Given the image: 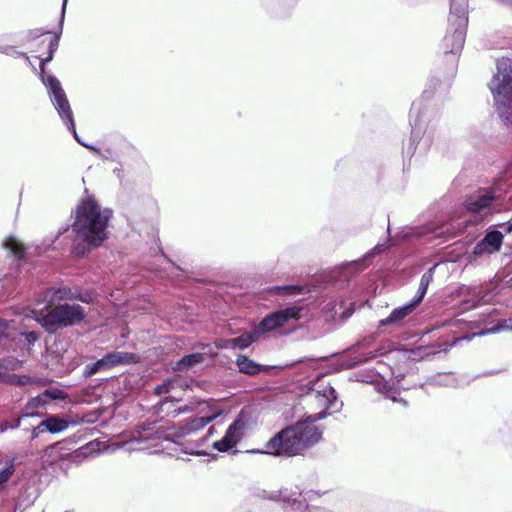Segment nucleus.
<instances>
[{"instance_id": "nucleus-31", "label": "nucleus", "mask_w": 512, "mask_h": 512, "mask_svg": "<svg viewBox=\"0 0 512 512\" xmlns=\"http://www.w3.org/2000/svg\"><path fill=\"white\" fill-rule=\"evenodd\" d=\"M21 337H25V340L30 346L33 345L39 339V334L33 331L23 332L19 327H17V339Z\"/></svg>"}, {"instance_id": "nucleus-19", "label": "nucleus", "mask_w": 512, "mask_h": 512, "mask_svg": "<svg viewBox=\"0 0 512 512\" xmlns=\"http://www.w3.org/2000/svg\"><path fill=\"white\" fill-rule=\"evenodd\" d=\"M42 426H45L47 432L57 434L67 430L70 422L64 418L51 415L42 421Z\"/></svg>"}, {"instance_id": "nucleus-51", "label": "nucleus", "mask_w": 512, "mask_h": 512, "mask_svg": "<svg viewBox=\"0 0 512 512\" xmlns=\"http://www.w3.org/2000/svg\"><path fill=\"white\" fill-rule=\"evenodd\" d=\"M90 446H92V443H89L84 449H88Z\"/></svg>"}, {"instance_id": "nucleus-11", "label": "nucleus", "mask_w": 512, "mask_h": 512, "mask_svg": "<svg viewBox=\"0 0 512 512\" xmlns=\"http://www.w3.org/2000/svg\"><path fill=\"white\" fill-rule=\"evenodd\" d=\"M308 399L311 402L317 404V406L321 409L319 412H324L325 417L331 412H335L338 407L337 406V396L334 388L327 384L323 387L319 386V389L312 390L308 394Z\"/></svg>"}, {"instance_id": "nucleus-44", "label": "nucleus", "mask_w": 512, "mask_h": 512, "mask_svg": "<svg viewBox=\"0 0 512 512\" xmlns=\"http://www.w3.org/2000/svg\"><path fill=\"white\" fill-rule=\"evenodd\" d=\"M67 1H68V0H63V4H62V15H61V19H62V20L64 19V14H65V9H66V5H67Z\"/></svg>"}, {"instance_id": "nucleus-53", "label": "nucleus", "mask_w": 512, "mask_h": 512, "mask_svg": "<svg viewBox=\"0 0 512 512\" xmlns=\"http://www.w3.org/2000/svg\"><path fill=\"white\" fill-rule=\"evenodd\" d=\"M336 407L340 408V407H342V404H339V405L337 404V406H336ZM338 410H339V409H337L336 411H338Z\"/></svg>"}, {"instance_id": "nucleus-33", "label": "nucleus", "mask_w": 512, "mask_h": 512, "mask_svg": "<svg viewBox=\"0 0 512 512\" xmlns=\"http://www.w3.org/2000/svg\"><path fill=\"white\" fill-rule=\"evenodd\" d=\"M100 371H106L104 369V365H103L101 359H99L95 363H92V364L86 366V374L89 375V376L90 375H94V374H96L97 372H100Z\"/></svg>"}, {"instance_id": "nucleus-1", "label": "nucleus", "mask_w": 512, "mask_h": 512, "mask_svg": "<svg viewBox=\"0 0 512 512\" xmlns=\"http://www.w3.org/2000/svg\"><path fill=\"white\" fill-rule=\"evenodd\" d=\"M111 214L110 209H102L92 196H87L80 202L71 232L72 248L77 256L84 255L106 240Z\"/></svg>"}, {"instance_id": "nucleus-5", "label": "nucleus", "mask_w": 512, "mask_h": 512, "mask_svg": "<svg viewBox=\"0 0 512 512\" xmlns=\"http://www.w3.org/2000/svg\"><path fill=\"white\" fill-rule=\"evenodd\" d=\"M497 70L489 88L501 120L506 126L512 127V68L510 60L499 61Z\"/></svg>"}, {"instance_id": "nucleus-34", "label": "nucleus", "mask_w": 512, "mask_h": 512, "mask_svg": "<svg viewBox=\"0 0 512 512\" xmlns=\"http://www.w3.org/2000/svg\"><path fill=\"white\" fill-rule=\"evenodd\" d=\"M8 382L14 385H26L30 383V378L27 376L13 375L9 378Z\"/></svg>"}, {"instance_id": "nucleus-27", "label": "nucleus", "mask_w": 512, "mask_h": 512, "mask_svg": "<svg viewBox=\"0 0 512 512\" xmlns=\"http://www.w3.org/2000/svg\"><path fill=\"white\" fill-rule=\"evenodd\" d=\"M181 384L182 379L180 377H174L173 379H169L163 384L157 386L155 388V392L158 395L170 394L175 387L181 386Z\"/></svg>"}, {"instance_id": "nucleus-26", "label": "nucleus", "mask_w": 512, "mask_h": 512, "mask_svg": "<svg viewBox=\"0 0 512 512\" xmlns=\"http://www.w3.org/2000/svg\"><path fill=\"white\" fill-rule=\"evenodd\" d=\"M4 246L18 259H22L24 257V247L22 243L15 237H9L5 241Z\"/></svg>"}, {"instance_id": "nucleus-54", "label": "nucleus", "mask_w": 512, "mask_h": 512, "mask_svg": "<svg viewBox=\"0 0 512 512\" xmlns=\"http://www.w3.org/2000/svg\"><path fill=\"white\" fill-rule=\"evenodd\" d=\"M306 512H309V511H306Z\"/></svg>"}, {"instance_id": "nucleus-41", "label": "nucleus", "mask_w": 512, "mask_h": 512, "mask_svg": "<svg viewBox=\"0 0 512 512\" xmlns=\"http://www.w3.org/2000/svg\"><path fill=\"white\" fill-rule=\"evenodd\" d=\"M181 450L184 453L192 454V455H204L205 453L203 451L195 450L193 448L185 446L184 449L181 448Z\"/></svg>"}, {"instance_id": "nucleus-18", "label": "nucleus", "mask_w": 512, "mask_h": 512, "mask_svg": "<svg viewBox=\"0 0 512 512\" xmlns=\"http://www.w3.org/2000/svg\"><path fill=\"white\" fill-rule=\"evenodd\" d=\"M415 307L416 305L411 301L409 304L395 308L387 318L380 321V325L384 326L400 322L408 316Z\"/></svg>"}, {"instance_id": "nucleus-6", "label": "nucleus", "mask_w": 512, "mask_h": 512, "mask_svg": "<svg viewBox=\"0 0 512 512\" xmlns=\"http://www.w3.org/2000/svg\"><path fill=\"white\" fill-rule=\"evenodd\" d=\"M30 313L31 317L40 323L48 333H54L61 327L78 324L85 317V312L80 305L67 303L54 307L43 317H39L35 310Z\"/></svg>"}, {"instance_id": "nucleus-46", "label": "nucleus", "mask_w": 512, "mask_h": 512, "mask_svg": "<svg viewBox=\"0 0 512 512\" xmlns=\"http://www.w3.org/2000/svg\"><path fill=\"white\" fill-rule=\"evenodd\" d=\"M508 232H512V222L508 226Z\"/></svg>"}, {"instance_id": "nucleus-2", "label": "nucleus", "mask_w": 512, "mask_h": 512, "mask_svg": "<svg viewBox=\"0 0 512 512\" xmlns=\"http://www.w3.org/2000/svg\"><path fill=\"white\" fill-rule=\"evenodd\" d=\"M218 415L219 413L216 412L196 417L183 426L168 428L167 431L150 424L147 428L136 430L124 446L128 451H148L149 453H158L170 449L171 444L183 447L182 444L176 442V438L197 433L216 419Z\"/></svg>"}, {"instance_id": "nucleus-23", "label": "nucleus", "mask_w": 512, "mask_h": 512, "mask_svg": "<svg viewBox=\"0 0 512 512\" xmlns=\"http://www.w3.org/2000/svg\"><path fill=\"white\" fill-rule=\"evenodd\" d=\"M16 471L15 458L12 457L5 461V465L0 468V492L4 490L5 485L13 477Z\"/></svg>"}, {"instance_id": "nucleus-20", "label": "nucleus", "mask_w": 512, "mask_h": 512, "mask_svg": "<svg viewBox=\"0 0 512 512\" xmlns=\"http://www.w3.org/2000/svg\"><path fill=\"white\" fill-rule=\"evenodd\" d=\"M18 316L12 320H5L0 318V342L4 340H17V323Z\"/></svg>"}, {"instance_id": "nucleus-28", "label": "nucleus", "mask_w": 512, "mask_h": 512, "mask_svg": "<svg viewBox=\"0 0 512 512\" xmlns=\"http://www.w3.org/2000/svg\"><path fill=\"white\" fill-rule=\"evenodd\" d=\"M44 398L47 400V403L49 400H64L67 398V394L58 388H50L46 389L43 393Z\"/></svg>"}, {"instance_id": "nucleus-35", "label": "nucleus", "mask_w": 512, "mask_h": 512, "mask_svg": "<svg viewBox=\"0 0 512 512\" xmlns=\"http://www.w3.org/2000/svg\"><path fill=\"white\" fill-rule=\"evenodd\" d=\"M216 349H234L232 339H220L214 342Z\"/></svg>"}, {"instance_id": "nucleus-43", "label": "nucleus", "mask_w": 512, "mask_h": 512, "mask_svg": "<svg viewBox=\"0 0 512 512\" xmlns=\"http://www.w3.org/2000/svg\"><path fill=\"white\" fill-rule=\"evenodd\" d=\"M503 6L512 11V0H498Z\"/></svg>"}, {"instance_id": "nucleus-21", "label": "nucleus", "mask_w": 512, "mask_h": 512, "mask_svg": "<svg viewBox=\"0 0 512 512\" xmlns=\"http://www.w3.org/2000/svg\"><path fill=\"white\" fill-rule=\"evenodd\" d=\"M493 200L492 196L486 194H479L473 197H470L465 205L466 209L470 212H479L490 206Z\"/></svg>"}, {"instance_id": "nucleus-22", "label": "nucleus", "mask_w": 512, "mask_h": 512, "mask_svg": "<svg viewBox=\"0 0 512 512\" xmlns=\"http://www.w3.org/2000/svg\"><path fill=\"white\" fill-rule=\"evenodd\" d=\"M236 365L241 373L257 374L261 371L260 365L244 355L238 356Z\"/></svg>"}, {"instance_id": "nucleus-48", "label": "nucleus", "mask_w": 512, "mask_h": 512, "mask_svg": "<svg viewBox=\"0 0 512 512\" xmlns=\"http://www.w3.org/2000/svg\"><path fill=\"white\" fill-rule=\"evenodd\" d=\"M390 398H391V400H392L393 402H396V401H397V398H396L395 396H391Z\"/></svg>"}, {"instance_id": "nucleus-29", "label": "nucleus", "mask_w": 512, "mask_h": 512, "mask_svg": "<svg viewBox=\"0 0 512 512\" xmlns=\"http://www.w3.org/2000/svg\"><path fill=\"white\" fill-rule=\"evenodd\" d=\"M23 361L15 357H6L0 359V367L7 370H17L21 368Z\"/></svg>"}, {"instance_id": "nucleus-4", "label": "nucleus", "mask_w": 512, "mask_h": 512, "mask_svg": "<svg viewBox=\"0 0 512 512\" xmlns=\"http://www.w3.org/2000/svg\"><path fill=\"white\" fill-rule=\"evenodd\" d=\"M57 47H58V39H54V40L50 41L49 55L41 61V65H40V68L42 71V76H41L42 82L45 85V87L48 89L50 99H51L55 109L57 110L60 118L62 119V121L68 128V130H70L73 133L74 138L78 141V143L82 144L83 146L89 148L90 150H92L94 152H98V149L96 147L89 146V145L81 142L80 139L78 138V135H77V132L75 129L73 113H72L69 101L66 97L64 90L61 87V83L59 82V80L52 75H44V65L46 62H49L52 60L53 54L56 51Z\"/></svg>"}, {"instance_id": "nucleus-7", "label": "nucleus", "mask_w": 512, "mask_h": 512, "mask_svg": "<svg viewBox=\"0 0 512 512\" xmlns=\"http://www.w3.org/2000/svg\"><path fill=\"white\" fill-rule=\"evenodd\" d=\"M466 6V0H451L449 22L451 27H454V30L452 33L448 32L444 37V47L447 53H457L464 46L468 22Z\"/></svg>"}, {"instance_id": "nucleus-45", "label": "nucleus", "mask_w": 512, "mask_h": 512, "mask_svg": "<svg viewBox=\"0 0 512 512\" xmlns=\"http://www.w3.org/2000/svg\"><path fill=\"white\" fill-rule=\"evenodd\" d=\"M417 129H416V124L413 126V129H412V139L413 141H415V138L417 136Z\"/></svg>"}, {"instance_id": "nucleus-17", "label": "nucleus", "mask_w": 512, "mask_h": 512, "mask_svg": "<svg viewBox=\"0 0 512 512\" xmlns=\"http://www.w3.org/2000/svg\"><path fill=\"white\" fill-rule=\"evenodd\" d=\"M47 400L44 398L43 394H39L35 397H32L22 408L20 418H29L40 416L37 412L38 409L45 408L47 406Z\"/></svg>"}, {"instance_id": "nucleus-13", "label": "nucleus", "mask_w": 512, "mask_h": 512, "mask_svg": "<svg viewBox=\"0 0 512 512\" xmlns=\"http://www.w3.org/2000/svg\"><path fill=\"white\" fill-rule=\"evenodd\" d=\"M137 356L132 353L114 351L101 358L104 369L110 370L116 366L137 362Z\"/></svg>"}, {"instance_id": "nucleus-32", "label": "nucleus", "mask_w": 512, "mask_h": 512, "mask_svg": "<svg viewBox=\"0 0 512 512\" xmlns=\"http://www.w3.org/2000/svg\"><path fill=\"white\" fill-rule=\"evenodd\" d=\"M274 290L277 291L279 294L294 295L300 293L301 288L295 285H287L275 287Z\"/></svg>"}, {"instance_id": "nucleus-50", "label": "nucleus", "mask_w": 512, "mask_h": 512, "mask_svg": "<svg viewBox=\"0 0 512 512\" xmlns=\"http://www.w3.org/2000/svg\"><path fill=\"white\" fill-rule=\"evenodd\" d=\"M373 357H374V355H373V354H371V353H369V357H368V358H369V359H371V358H373Z\"/></svg>"}, {"instance_id": "nucleus-37", "label": "nucleus", "mask_w": 512, "mask_h": 512, "mask_svg": "<svg viewBox=\"0 0 512 512\" xmlns=\"http://www.w3.org/2000/svg\"><path fill=\"white\" fill-rule=\"evenodd\" d=\"M463 339L470 340V339H471V337H463V338H461V337H460V338H456V339L453 341V343H451V344H447V343L442 344V345H440V349L438 350V352H444V353L448 352V351H449V349H450L454 344H456L458 341H461V340H463ZM435 353H437V351H436Z\"/></svg>"}, {"instance_id": "nucleus-39", "label": "nucleus", "mask_w": 512, "mask_h": 512, "mask_svg": "<svg viewBox=\"0 0 512 512\" xmlns=\"http://www.w3.org/2000/svg\"><path fill=\"white\" fill-rule=\"evenodd\" d=\"M0 53H4V54L15 53L16 55H21V56L25 57L27 60H29L28 56L25 53L15 52L11 47H8V46H0Z\"/></svg>"}, {"instance_id": "nucleus-15", "label": "nucleus", "mask_w": 512, "mask_h": 512, "mask_svg": "<svg viewBox=\"0 0 512 512\" xmlns=\"http://www.w3.org/2000/svg\"><path fill=\"white\" fill-rule=\"evenodd\" d=\"M45 299L49 303H54L55 301H60L64 299H79L82 302L89 303L91 301V296H74L70 289L68 288H52L48 290L45 294Z\"/></svg>"}, {"instance_id": "nucleus-25", "label": "nucleus", "mask_w": 512, "mask_h": 512, "mask_svg": "<svg viewBox=\"0 0 512 512\" xmlns=\"http://www.w3.org/2000/svg\"><path fill=\"white\" fill-rule=\"evenodd\" d=\"M433 279V272H432V269L428 270L427 272H425L422 277H421V280H420V284H419V288H418V291H417V295L415 296V298L412 300V302L417 306L421 301L422 299L424 298L426 292H427V288L430 284V282L432 281Z\"/></svg>"}, {"instance_id": "nucleus-12", "label": "nucleus", "mask_w": 512, "mask_h": 512, "mask_svg": "<svg viewBox=\"0 0 512 512\" xmlns=\"http://www.w3.org/2000/svg\"><path fill=\"white\" fill-rule=\"evenodd\" d=\"M503 242V235L497 230L489 231L485 237L476 244L474 254L482 256L492 254L500 250Z\"/></svg>"}, {"instance_id": "nucleus-36", "label": "nucleus", "mask_w": 512, "mask_h": 512, "mask_svg": "<svg viewBox=\"0 0 512 512\" xmlns=\"http://www.w3.org/2000/svg\"><path fill=\"white\" fill-rule=\"evenodd\" d=\"M20 424H21V418L20 417L18 419H16L15 422L12 425H8L7 422H2L0 424V432L4 433L8 429H16V428H18L20 426Z\"/></svg>"}, {"instance_id": "nucleus-16", "label": "nucleus", "mask_w": 512, "mask_h": 512, "mask_svg": "<svg viewBox=\"0 0 512 512\" xmlns=\"http://www.w3.org/2000/svg\"><path fill=\"white\" fill-rule=\"evenodd\" d=\"M462 228H463L462 224H460V223L456 224L454 222H449V223L441 224L438 226L429 225L426 228L425 232H423L422 234L433 233L435 235V237H442V236L453 237Z\"/></svg>"}, {"instance_id": "nucleus-40", "label": "nucleus", "mask_w": 512, "mask_h": 512, "mask_svg": "<svg viewBox=\"0 0 512 512\" xmlns=\"http://www.w3.org/2000/svg\"><path fill=\"white\" fill-rule=\"evenodd\" d=\"M385 249H386V246H385V245H380V244H378V245H376V246L374 247V249H373L371 252H369V253L366 255V257H372V256H374V255H376V254H378V253H380V252L384 251Z\"/></svg>"}, {"instance_id": "nucleus-24", "label": "nucleus", "mask_w": 512, "mask_h": 512, "mask_svg": "<svg viewBox=\"0 0 512 512\" xmlns=\"http://www.w3.org/2000/svg\"><path fill=\"white\" fill-rule=\"evenodd\" d=\"M259 335L256 334V330L254 329L251 332H245L239 337L232 338V343L234 349H245L249 347L252 343L259 339Z\"/></svg>"}, {"instance_id": "nucleus-30", "label": "nucleus", "mask_w": 512, "mask_h": 512, "mask_svg": "<svg viewBox=\"0 0 512 512\" xmlns=\"http://www.w3.org/2000/svg\"><path fill=\"white\" fill-rule=\"evenodd\" d=\"M503 329H510L512 330V319H508V320H505L503 321L502 324L498 325V326H495L491 329H487V330H484L478 334H473V336H476V335H486V334H491V333H496L500 330H503Z\"/></svg>"}, {"instance_id": "nucleus-38", "label": "nucleus", "mask_w": 512, "mask_h": 512, "mask_svg": "<svg viewBox=\"0 0 512 512\" xmlns=\"http://www.w3.org/2000/svg\"><path fill=\"white\" fill-rule=\"evenodd\" d=\"M43 432H47L45 426H42V421L40 424L32 429L31 438L36 439Z\"/></svg>"}, {"instance_id": "nucleus-3", "label": "nucleus", "mask_w": 512, "mask_h": 512, "mask_svg": "<svg viewBox=\"0 0 512 512\" xmlns=\"http://www.w3.org/2000/svg\"><path fill=\"white\" fill-rule=\"evenodd\" d=\"M325 413L318 412L283 429L272 437L261 453L295 456L315 445L321 439L322 432L314 424L324 419Z\"/></svg>"}, {"instance_id": "nucleus-8", "label": "nucleus", "mask_w": 512, "mask_h": 512, "mask_svg": "<svg viewBox=\"0 0 512 512\" xmlns=\"http://www.w3.org/2000/svg\"><path fill=\"white\" fill-rule=\"evenodd\" d=\"M82 451L71 452L64 442H56L46 447L41 453V463L44 467H54L66 472L70 468V464L76 463Z\"/></svg>"}, {"instance_id": "nucleus-10", "label": "nucleus", "mask_w": 512, "mask_h": 512, "mask_svg": "<svg viewBox=\"0 0 512 512\" xmlns=\"http://www.w3.org/2000/svg\"><path fill=\"white\" fill-rule=\"evenodd\" d=\"M245 429L246 421L242 415H239L228 427L224 437L213 443V448L220 452L229 451L242 439Z\"/></svg>"}, {"instance_id": "nucleus-52", "label": "nucleus", "mask_w": 512, "mask_h": 512, "mask_svg": "<svg viewBox=\"0 0 512 512\" xmlns=\"http://www.w3.org/2000/svg\"><path fill=\"white\" fill-rule=\"evenodd\" d=\"M414 109H415V104H412L411 111H413Z\"/></svg>"}, {"instance_id": "nucleus-47", "label": "nucleus", "mask_w": 512, "mask_h": 512, "mask_svg": "<svg viewBox=\"0 0 512 512\" xmlns=\"http://www.w3.org/2000/svg\"><path fill=\"white\" fill-rule=\"evenodd\" d=\"M212 432H213V428H212V427H210V428L208 429V435H211V434H212Z\"/></svg>"}, {"instance_id": "nucleus-14", "label": "nucleus", "mask_w": 512, "mask_h": 512, "mask_svg": "<svg viewBox=\"0 0 512 512\" xmlns=\"http://www.w3.org/2000/svg\"><path fill=\"white\" fill-rule=\"evenodd\" d=\"M202 349H207L208 352H197L184 356L177 362L176 369H189L197 364L202 363L205 360L206 355H209V357H214L216 355V353L212 351V347L209 344H203Z\"/></svg>"}, {"instance_id": "nucleus-42", "label": "nucleus", "mask_w": 512, "mask_h": 512, "mask_svg": "<svg viewBox=\"0 0 512 512\" xmlns=\"http://www.w3.org/2000/svg\"><path fill=\"white\" fill-rule=\"evenodd\" d=\"M193 408L189 405H184V406H181L179 408H177L174 412H175V415H178V414H181V413H186V412H189V411H192Z\"/></svg>"}, {"instance_id": "nucleus-9", "label": "nucleus", "mask_w": 512, "mask_h": 512, "mask_svg": "<svg viewBox=\"0 0 512 512\" xmlns=\"http://www.w3.org/2000/svg\"><path fill=\"white\" fill-rule=\"evenodd\" d=\"M301 308L293 306L285 309L278 310L267 315L259 324L255 326L256 334L259 337L265 333L273 331L278 327L283 326L291 319H299Z\"/></svg>"}, {"instance_id": "nucleus-49", "label": "nucleus", "mask_w": 512, "mask_h": 512, "mask_svg": "<svg viewBox=\"0 0 512 512\" xmlns=\"http://www.w3.org/2000/svg\"><path fill=\"white\" fill-rule=\"evenodd\" d=\"M167 403H168L167 401H164V402L162 403V407H164L165 405H167ZM162 410H164V408H162Z\"/></svg>"}]
</instances>
